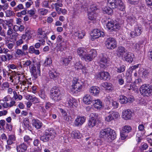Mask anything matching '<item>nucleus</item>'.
Returning <instances> with one entry per match:
<instances>
[{
  "mask_svg": "<svg viewBox=\"0 0 152 152\" xmlns=\"http://www.w3.org/2000/svg\"><path fill=\"white\" fill-rule=\"evenodd\" d=\"M96 76L100 80H106L110 78V74L106 72H100L97 74Z\"/></svg>",
  "mask_w": 152,
  "mask_h": 152,
  "instance_id": "nucleus-18",
  "label": "nucleus"
},
{
  "mask_svg": "<svg viewBox=\"0 0 152 152\" xmlns=\"http://www.w3.org/2000/svg\"><path fill=\"white\" fill-rule=\"evenodd\" d=\"M126 52V49L124 47H119L117 49V54L119 57H122Z\"/></svg>",
  "mask_w": 152,
  "mask_h": 152,
  "instance_id": "nucleus-29",
  "label": "nucleus"
},
{
  "mask_svg": "<svg viewBox=\"0 0 152 152\" xmlns=\"http://www.w3.org/2000/svg\"><path fill=\"white\" fill-rule=\"evenodd\" d=\"M149 73L150 71L148 70L143 69L142 71V76L146 77L149 75Z\"/></svg>",
  "mask_w": 152,
  "mask_h": 152,
  "instance_id": "nucleus-55",
  "label": "nucleus"
},
{
  "mask_svg": "<svg viewBox=\"0 0 152 152\" xmlns=\"http://www.w3.org/2000/svg\"><path fill=\"white\" fill-rule=\"evenodd\" d=\"M13 94H14L13 97L15 100L18 99L19 100H20L22 99L23 98L22 96L20 95H18L15 91L13 92Z\"/></svg>",
  "mask_w": 152,
  "mask_h": 152,
  "instance_id": "nucleus-50",
  "label": "nucleus"
},
{
  "mask_svg": "<svg viewBox=\"0 0 152 152\" xmlns=\"http://www.w3.org/2000/svg\"><path fill=\"white\" fill-rule=\"evenodd\" d=\"M63 6V5L62 3H55L54 7L56 12L58 14H60L61 13L63 15L66 14L67 11L65 9H62L61 8Z\"/></svg>",
  "mask_w": 152,
  "mask_h": 152,
  "instance_id": "nucleus-12",
  "label": "nucleus"
},
{
  "mask_svg": "<svg viewBox=\"0 0 152 152\" xmlns=\"http://www.w3.org/2000/svg\"><path fill=\"white\" fill-rule=\"evenodd\" d=\"M89 91L92 95L97 96L99 93L100 89L97 87L92 86L90 88Z\"/></svg>",
  "mask_w": 152,
  "mask_h": 152,
  "instance_id": "nucleus-22",
  "label": "nucleus"
},
{
  "mask_svg": "<svg viewBox=\"0 0 152 152\" xmlns=\"http://www.w3.org/2000/svg\"><path fill=\"white\" fill-rule=\"evenodd\" d=\"M96 15V14L95 12L88 13V18L91 20H95Z\"/></svg>",
  "mask_w": 152,
  "mask_h": 152,
  "instance_id": "nucleus-39",
  "label": "nucleus"
},
{
  "mask_svg": "<svg viewBox=\"0 0 152 152\" xmlns=\"http://www.w3.org/2000/svg\"><path fill=\"white\" fill-rule=\"evenodd\" d=\"M77 53L78 55L81 58L83 57L86 53V49L83 47H79L77 50Z\"/></svg>",
  "mask_w": 152,
  "mask_h": 152,
  "instance_id": "nucleus-28",
  "label": "nucleus"
},
{
  "mask_svg": "<svg viewBox=\"0 0 152 152\" xmlns=\"http://www.w3.org/2000/svg\"><path fill=\"white\" fill-rule=\"evenodd\" d=\"M49 136H51L50 134H44L43 135L41 136L40 138V140L44 142H46L48 140Z\"/></svg>",
  "mask_w": 152,
  "mask_h": 152,
  "instance_id": "nucleus-40",
  "label": "nucleus"
},
{
  "mask_svg": "<svg viewBox=\"0 0 152 152\" xmlns=\"http://www.w3.org/2000/svg\"><path fill=\"white\" fill-rule=\"evenodd\" d=\"M107 4L113 9L117 8L123 11L125 9L124 6L121 0H107Z\"/></svg>",
  "mask_w": 152,
  "mask_h": 152,
  "instance_id": "nucleus-2",
  "label": "nucleus"
},
{
  "mask_svg": "<svg viewBox=\"0 0 152 152\" xmlns=\"http://www.w3.org/2000/svg\"><path fill=\"white\" fill-rule=\"evenodd\" d=\"M142 31V28L139 26L135 27L134 31H131L130 33V35L131 37L134 38L136 36L140 35Z\"/></svg>",
  "mask_w": 152,
  "mask_h": 152,
  "instance_id": "nucleus-10",
  "label": "nucleus"
},
{
  "mask_svg": "<svg viewBox=\"0 0 152 152\" xmlns=\"http://www.w3.org/2000/svg\"><path fill=\"white\" fill-rule=\"evenodd\" d=\"M100 58L99 64L101 68H105L109 65L108 60L103 54L100 55Z\"/></svg>",
  "mask_w": 152,
  "mask_h": 152,
  "instance_id": "nucleus-9",
  "label": "nucleus"
},
{
  "mask_svg": "<svg viewBox=\"0 0 152 152\" xmlns=\"http://www.w3.org/2000/svg\"><path fill=\"white\" fill-rule=\"evenodd\" d=\"M106 26L107 28L111 30L116 29H119L120 27L119 24L115 23L114 21H112L108 22Z\"/></svg>",
  "mask_w": 152,
  "mask_h": 152,
  "instance_id": "nucleus-19",
  "label": "nucleus"
},
{
  "mask_svg": "<svg viewBox=\"0 0 152 152\" xmlns=\"http://www.w3.org/2000/svg\"><path fill=\"white\" fill-rule=\"evenodd\" d=\"M6 16L9 17L12 15L13 12L10 10H7L5 12Z\"/></svg>",
  "mask_w": 152,
  "mask_h": 152,
  "instance_id": "nucleus-59",
  "label": "nucleus"
},
{
  "mask_svg": "<svg viewBox=\"0 0 152 152\" xmlns=\"http://www.w3.org/2000/svg\"><path fill=\"white\" fill-rule=\"evenodd\" d=\"M48 74L50 78L53 80L57 79L58 77L59 74L54 70H50Z\"/></svg>",
  "mask_w": 152,
  "mask_h": 152,
  "instance_id": "nucleus-21",
  "label": "nucleus"
},
{
  "mask_svg": "<svg viewBox=\"0 0 152 152\" xmlns=\"http://www.w3.org/2000/svg\"><path fill=\"white\" fill-rule=\"evenodd\" d=\"M48 33L45 31H43L42 28H39L37 31V35L38 38L39 39V41L41 42L42 44L45 42V40L47 39Z\"/></svg>",
  "mask_w": 152,
  "mask_h": 152,
  "instance_id": "nucleus-6",
  "label": "nucleus"
},
{
  "mask_svg": "<svg viewBox=\"0 0 152 152\" xmlns=\"http://www.w3.org/2000/svg\"><path fill=\"white\" fill-rule=\"evenodd\" d=\"M115 133V131L113 129L108 127L103 129H102L100 131V133Z\"/></svg>",
  "mask_w": 152,
  "mask_h": 152,
  "instance_id": "nucleus-38",
  "label": "nucleus"
},
{
  "mask_svg": "<svg viewBox=\"0 0 152 152\" xmlns=\"http://www.w3.org/2000/svg\"><path fill=\"white\" fill-rule=\"evenodd\" d=\"M32 125L37 129H40L42 126V122L37 119H33L32 121Z\"/></svg>",
  "mask_w": 152,
  "mask_h": 152,
  "instance_id": "nucleus-25",
  "label": "nucleus"
},
{
  "mask_svg": "<svg viewBox=\"0 0 152 152\" xmlns=\"http://www.w3.org/2000/svg\"><path fill=\"white\" fill-rule=\"evenodd\" d=\"M105 44L106 47L109 49H113L116 47V42L114 38L110 37L107 39Z\"/></svg>",
  "mask_w": 152,
  "mask_h": 152,
  "instance_id": "nucleus-7",
  "label": "nucleus"
},
{
  "mask_svg": "<svg viewBox=\"0 0 152 152\" xmlns=\"http://www.w3.org/2000/svg\"><path fill=\"white\" fill-rule=\"evenodd\" d=\"M127 98L123 95H121L119 97V101L122 104H125L127 102Z\"/></svg>",
  "mask_w": 152,
  "mask_h": 152,
  "instance_id": "nucleus-37",
  "label": "nucleus"
},
{
  "mask_svg": "<svg viewBox=\"0 0 152 152\" xmlns=\"http://www.w3.org/2000/svg\"><path fill=\"white\" fill-rule=\"evenodd\" d=\"M72 59V57L70 56H68V58H64L62 59L63 64L65 66L68 65Z\"/></svg>",
  "mask_w": 152,
  "mask_h": 152,
  "instance_id": "nucleus-33",
  "label": "nucleus"
},
{
  "mask_svg": "<svg viewBox=\"0 0 152 152\" xmlns=\"http://www.w3.org/2000/svg\"><path fill=\"white\" fill-rule=\"evenodd\" d=\"M91 118L88 121V126L92 128L95 126L97 122V116L96 114L92 113L91 115Z\"/></svg>",
  "mask_w": 152,
  "mask_h": 152,
  "instance_id": "nucleus-15",
  "label": "nucleus"
},
{
  "mask_svg": "<svg viewBox=\"0 0 152 152\" xmlns=\"http://www.w3.org/2000/svg\"><path fill=\"white\" fill-rule=\"evenodd\" d=\"M30 69L31 74L35 78H37L38 75H40V71L39 68L38 67L37 69L34 65H31V66L30 67Z\"/></svg>",
  "mask_w": 152,
  "mask_h": 152,
  "instance_id": "nucleus-14",
  "label": "nucleus"
},
{
  "mask_svg": "<svg viewBox=\"0 0 152 152\" xmlns=\"http://www.w3.org/2000/svg\"><path fill=\"white\" fill-rule=\"evenodd\" d=\"M133 55L131 53H127L124 55V58L126 61L130 63H132L133 61Z\"/></svg>",
  "mask_w": 152,
  "mask_h": 152,
  "instance_id": "nucleus-27",
  "label": "nucleus"
},
{
  "mask_svg": "<svg viewBox=\"0 0 152 152\" xmlns=\"http://www.w3.org/2000/svg\"><path fill=\"white\" fill-rule=\"evenodd\" d=\"M6 54V56L7 58L8 61L11 60L13 57V55L12 54H10L9 53H7Z\"/></svg>",
  "mask_w": 152,
  "mask_h": 152,
  "instance_id": "nucleus-63",
  "label": "nucleus"
},
{
  "mask_svg": "<svg viewBox=\"0 0 152 152\" xmlns=\"http://www.w3.org/2000/svg\"><path fill=\"white\" fill-rule=\"evenodd\" d=\"M1 90L3 91L5 90L7 88L9 87L10 85L7 82H4L1 84Z\"/></svg>",
  "mask_w": 152,
  "mask_h": 152,
  "instance_id": "nucleus-44",
  "label": "nucleus"
},
{
  "mask_svg": "<svg viewBox=\"0 0 152 152\" xmlns=\"http://www.w3.org/2000/svg\"><path fill=\"white\" fill-rule=\"evenodd\" d=\"M109 113L113 120L117 118L120 116L119 113L117 112L111 111L109 112Z\"/></svg>",
  "mask_w": 152,
  "mask_h": 152,
  "instance_id": "nucleus-34",
  "label": "nucleus"
},
{
  "mask_svg": "<svg viewBox=\"0 0 152 152\" xmlns=\"http://www.w3.org/2000/svg\"><path fill=\"white\" fill-rule=\"evenodd\" d=\"M39 108L40 110H41V113L44 117H45L47 115V113L46 110L43 107L40 106Z\"/></svg>",
  "mask_w": 152,
  "mask_h": 152,
  "instance_id": "nucleus-53",
  "label": "nucleus"
},
{
  "mask_svg": "<svg viewBox=\"0 0 152 152\" xmlns=\"http://www.w3.org/2000/svg\"><path fill=\"white\" fill-rule=\"evenodd\" d=\"M128 22H130L132 24L134 23L136 21L135 17L132 16H128Z\"/></svg>",
  "mask_w": 152,
  "mask_h": 152,
  "instance_id": "nucleus-52",
  "label": "nucleus"
},
{
  "mask_svg": "<svg viewBox=\"0 0 152 152\" xmlns=\"http://www.w3.org/2000/svg\"><path fill=\"white\" fill-rule=\"evenodd\" d=\"M28 52L30 53H34L37 55H38L40 53L39 50L35 49L34 47L33 46H31L29 47Z\"/></svg>",
  "mask_w": 152,
  "mask_h": 152,
  "instance_id": "nucleus-31",
  "label": "nucleus"
},
{
  "mask_svg": "<svg viewBox=\"0 0 152 152\" xmlns=\"http://www.w3.org/2000/svg\"><path fill=\"white\" fill-rule=\"evenodd\" d=\"M86 118L85 117L78 116L74 121V124L76 126H82L85 122Z\"/></svg>",
  "mask_w": 152,
  "mask_h": 152,
  "instance_id": "nucleus-17",
  "label": "nucleus"
},
{
  "mask_svg": "<svg viewBox=\"0 0 152 152\" xmlns=\"http://www.w3.org/2000/svg\"><path fill=\"white\" fill-rule=\"evenodd\" d=\"M25 33L27 34V41L33 39L36 36V33L34 30L26 28L25 30Z\"/></svg>",
  "mask_w": 152,
  "mask_h": 152,
  "instance_id": "nucleus-13",
  "label": "nucleus"
},
{
  "mask_svg": "<svg viewBox=\"0 0 152 152\" xmlns=\"http://www.w3.org/2000/svg\"><path fill=\"white\" fill-rule=\"evenodd\" d=\"M101 86L102 87L105 88L106 90L109 91H111L113 89L111 84L110 83H102Z\"/></svg>",
  "mask_w": 152,
  "mask_h": 152,
  "instance_id": "nucleus-30",
  "label": "nucleus"
},
{
  "mask_svg": "<svg viewBox=\"0 0 152 152\" xmlns=\"http://www.w3.org/2000/svg\"><path fill=\"white\" fill-rule=\"evenodd\" d=\"M118 83L119 84L121 85L124 83V81L122 77H121V75H119L118 77Z\"/></svg>",
  "mask_w": 152,
  "mask_h": 152,
  "instance_id": "nucleus-58",
  "label": "nucleus"
},
{
  "mask_svg": "<svg viewBox=\"0 0 152 152\" xmlns=\"http://www.w3.org/2000/svg\"><path fill=\"white\" fill-rule=\"evenodd\" d=\"M17 149L18 152H25L27 149V146L25 144L22 143L17 146Z\"/></svg>",
  "mask_w": 152,
  "mask_h": 152,
  "instance_id": "nucleus-26",
  "label": "nucleus"
},
{
  "mask_svg": "<svg viewBox=\"0 0 152 152\" xmlns=\"http://www.w3.org/2000/svg\"><path fill=\"white\" fill-rule=\"evenodd\" d=\"M83 82L78 79L74 77L72 81L71 91L74 94L77 93L80 91L83 88Z\"/></svg>",
  "mask_w": 152,
  "mask_h": 152,
  "instance_id": "nucleus-1",
  "label": "nucleus"
},
{
  "mask_svg": "<svg viewBox=\"0 0 152 152\" xmlns=\"http://www.w3.org/2000/svg\"><path fill=\"white\" fill-rule=\"evenodd\" d=\"M24 63L23 64V65L25 66H27L31 65V61L29 60H27L25 62L23 61Z\"/></svg>",
  "mask_w": 152,
  "mask_h": 152,
  "instance_id": "nucleus-60",
  "label": "nucleus"
},
{
  "mask_svg": "<svg viewBox=\"0 0 152 152\" xmlns=\"http://www.w3.org/2000/svg\"><path fill=\"white\" fill-rule=\"evenodd\" d=\"M96 10V8L95 6L92 5L90 6L89 9L88 10V13L95 12V11Z\"/></svg>",
  "mask_w": 152,
  "mask_h": 152,
  "instance_id": "nucleus-47",
  "label": "nucleus"
},
{
  "mask_svg": "<svg viewBox=\"0 0 152 152\" xmlns=\"http://www.w3.org/2000/svg\"><path fill=\"white\" fill-rule=\"evenodd\" d=\"M125 69V67L124 65H122L121 66L118 67L117 68V72L118 73H121L124 72Z\"/></svg>",
  "mask_w": 152,
  "mask_h": 152,
  "instance_id": "nucleus-57",
  "label": "nucleus"
},
{
  "mask_svg": "<svg viewBox=\"0 0 152 152\" xmlns=\"http://www.w3.org/2000/svg\"><path fill=\"white\" fill-rule=\"evenodd\" d=\"M84 66L81 64L80 61H79L76 63L75 65V68L77 70L78 69H82Z\"/></svg>",
  "mask_w": 152,
  "mask_h": 152,
  "instance_id": "nucleus-45",
  "label": "nucleus"
},
{
  "mask_svg": "<svg viewBox=\"0 0 152 152\" xmlns=\"http://www.w3.org/2000/svg\"><path fill=\"white\" fill-rule=\"evenodd\" d=\"M140 92L143 96H150L152 95V86L149 85H143L140 88Z\"/></svg>",
  "mask_w": 152,
  "mask_h": 152,
  "instance_id": "nucleus-4",
  "label": "nucleus"
},
{
  "mask_svg": "<svg viewBox=\"0 0 152 152\" xmlns=\"http://www.w3.org/2000/svg\"><path fill=\"white\" fill-rule=\"evenodd\" d=\"M39 95L41 98L43 99H45L46 97L45 91L43 90H41L40 91Z\"/></svg>",
  "mask_w": 152,
  "mask_h": 152,
  "instance_id": "nucleus-54",
  "label": "nucleus"
},
{
  "mask_svg": "<svg viewBox=\"0 0 152 152\" xmlns=\"http://www.w3.org/2000/svg\"><path fill=\"white\" fill-rule=\"evenodd\" d=\"M111 7H105L103 9V12H105L106 13L108 14H110L113 12V10Z\"/></svg>",
  "mask_w": 152,
  "mask_h": 152,
  "instance_id": "nucleus-43",
  "label": "nucleus"
},
{
  "mask_svg": "<svg viewBox=\"0 0 152 152\" xmlns=\"http://www.w3.org/2000/svg\"><path fill=\"white\" fill-rule=\"evenodd\" d=\"M138 67V65H135L134 66H132L131 67L129 68V72L130 73H132V71L134 70H135Z\"/></svg>",
  "mask_w": 152,
  "mask_h": 152,
  "instance_id": "nucleus-61",
  "label": "nucleus"
},
{
  "mask_svg": "<svg viewBox=\"0 0 152 152\" xmlns=\"http://www.w3.org/2000/svg\"><path fill=\"white\" fill-rule=\"evenodd\" d=\"M132 130V127L128 125L124 126L122 129V133H129L131 132Z\"/></svg>",
  "mask_w": 152,
  "mask_h": 152,
  "instance_id": "nucleus-36",
  "label": "nucleus"
},
{
  "mask_svg": "<svg viewBox=\"0 0 152 152\" xmlns=\"http://www.w3.org/2000/svg\"><path fill=\"white\" fill-rule=\"evenodd\" d=\"M92 103L95 109L100 110L102 107V102L99 99L92 100Z\"/></svg>",
  "mask_w": 152,
  "mask_h": 152,
  "instance_id": "nucleus-20",
  "label": "nucleus"
},
{
  "mask_svg": "<svg viewBox=\"0 0 152 152\" xmlns=\"http://www.w3.org/2000/svg\"><path fill=\"white\" fill-rule=\"evenodd\" d=\"M50 97L55 102L58 101L61 99V95L58 88L54 87L51 89Z\"/></svg>",
  "mask_w": 152,
  "mask_h": 152,
  "instance_id": "nucleus-3",
  "label": "nucleus"
},
{
  "mask_svg": "<svg viewBox=\"0 0 152 152\" xmlns=\"http://www.w3.org/2000/svg\"><path fill=\"white\" fill-rule=\"evenodd\" d=\"M104 35V34L103 32L98 29H94L91 34V39L93 40L100 37H103Z\"/></svg>",
  "mask_w": 152,
  "mask_h": 152,
  "instance_id": "nucleus-8",
  "label": "nucleus"
},
{
  "mask_svg": "<svg viewBox=\"0 0 152 152\" xmlns=\"http://www.w3.org/2000/svg\"><path fill=\"white\" fill-rule=\"evenodd\" d=\"M13 20L12 19L4 20V24L7 25L8 28L13 27Z\"/></svg>",
  "mask_w": 152,
  "mask_h": 152,
  "instance_id": "nucleus-35",
  "label": "nucleus"
},
{
  "mask_svg": "<svg viewBox=\"0 0 152 152\" xmlns=\"http://www.w3.org/2000/svg\"><path fill=\"white\" fill-rule=\"evenodd\" d=\"M133 115V113L130 110H125L122 112V117L125 120H129L131 119Z\"/></svg>",
  "mask_w": 152,
  "mask_h": 152,
  "instance_id": "nucleus-16",
  "label": "nucleus"
},
{
  "mask_svg": "<svg viewBox=\"0 0 152 152\" xmlns=\"http://www.w3.org/2000/svg\"><path fill=\"white\" fill-rule=\"evenodd\" d=\"M52 60L50 58H48L45 60L44 64L45 66L50 65L52 63Z\"/></svg>",
  "mask_w": 152,
  "mask_h": 152,
  "instance_id": "nucleus-51",
  "label": "nucleus"
},
{
  "mask_svg": "<svg viewBox=\"0 0 152 152\" xmlns=\"http://www.w3.org/2000/svg\"><path fill=\"white\" fill-rule=\"evenodd\" d=\"M24 7L23 5L21 4H19L16 7L13 8V10L15 12L19 11L20 10L23 9Z\"/></svg>",
  "mask_w": 152,
  "mask_h": 152,
  "instance_id": "nucleus-46",
  "label": "nucleus"
},
{
  "mask_svg": "<svg viewBox=\"0 0 152 152\" xmlns=\"http://www.w3.org/2000/svg\"><path fill=\"white\" fill-rule=\"evenodd\" d=\"M48 10L45 8H41L39 9L38 10V12L39 14L41 15H44L47 14Z\"/></svg>",
  "mask_w": 152,
  "mask_h": 152,
  "instance_id": "nucleus-41",
  "label": "nucleus"
},
{
  "mask_svg": "<svg viewBox=\"0 0 152 152\" xmlns=\"http://www.w3.org/2000/svg\"><path fill=\"white\" fill-rule=\"evenodd\" d=\"M16 53L17 55L22 56L26 55L25 51L20 49H17L16 50Z\"/></svg>",
  "mask_w": 152,
  "mask_h": 152,
  "instance_id": "nucleus-48",
  "label": "nucleus"
},
{
  "mask_svg": "<svg viewBox=\"0 0 152 152\" xmlns=\"http://www.w3.org/2000/svg\"><path fill=\"white\" fill-rule=\"evenodd\" d=\"M31 101L34 103H38L39 102L38 99L37 98L34 96H33Z\"/></svg>",
  "mask_w": 152,
  "mask_h": 152,
  "instance_id": "nucleus-64",
  "label": "nucleus"
},
{
  "mask_svg": "<svg viewBox=\"0 0 152 152\" xmlns=\"http://www.w3.org/2000/svg\"><path fill=\"white\" fill-rule=\"evenodd\" d=\"M74 35L79 39H82L85 35V32L83 31H78L75 32Z\"/></svg>",
  "mask_w": 152,
  "mask_h": 152,
  "instance_id": "nucleus-32",
  "label": "nucleus"
},
{
  "mask_svg": "<svg viewBox=\"0 0 152 152\" xmlns=\"http://www.w3.org/2000/svg\"><path fill=\"white\" fill-rule=\"evenodd\" d=\"M13 27L8 28V30L7 31V34L8 36H10L12 35L13 38H15L18 35V34L13 31Z\"/></svg>",
  "mask_w": 152,
  "mask_h": 152,
  "instance_id": "nucleus-24",
  "label": "nucleus"
},
{
  "mask_svg": "<svg viewBox=\"0 0 152 152\" xmlns=\"http://www.w3.org/2000/svg\"><path fill=\"white\" fill-rule=\"evenodd\" d=\"M65 103L66 106L70 108L73 107V106L76 107L77 105L76 100L71 96H69L66 99Z\"/></svg>",
  "mask_w": 152,
  "mask_h": 152,
  "instance_id": "nucleus-11",
  "label": "nucleus"
},
{
  "mask_svg": "<svg viewBox=\"0 0 152 152\" xmlns=\"http://www.w3.org/2000/svg\"><path fill=\"white\" fill-rule=\"evenodd\" d=\"M92 101L91 96L89 94H86L83 98V102L87 104H91L92 102Z\"/></svg>",
  "mask_w": 152,
  "mask_h": 152,
  "instance_id": "nucleus-23",
  "label": "nucleus"
},
{
  "mask_svg": "<svg viewBox=\"0 0 152 152\" xmlns=\"http://www.w3.org/2000/svg\"><path fill=\"white\" fill-rule=\"evenodd\" d=\"M53 104L50 102H47L45 104V107L47 110H49L52 106Z\"/></svg>",
  "mask_w": 152,
  "mask_h": 152,
  "instance_id": "nucleus-62",
  "label": "nucleus"
},
{
  "mask_svg": "<svg viewBox=\"0 0 152 152\" xmlns=\"http://www.w3.org/2000/svg\"><path fill=\"white\" fill-rule=\"evenodd\" d=\"M96 56V52L94 49H91L89 53L86 54L81 58L86 61H90L93 60Z\"/></svg>",
  "mask_w": 152,
  "mask_h": 152,
  "instance_id": "nucleus-5",
  "label": "nucleus"
},
{
  "mask_svg": "<svg viewBox=\"0 0 152 152\" xmlns=\"http://www.w3.org/2000/svg\"><path fill=\"white\" fill-rule=\"evenodd\" d=\"M105 121L107 122H109L113 121V120L110 114L109 113L108 115L105 117Z\"/></svg>",
  "mask_w": 152,
  "mask_h": 152,
  "instance_id": "nucleus-56",
  "label": "nucleus"
},
{
  "mask_svg": "<svg viewBox=\"0 0 152 152\" xmlns=\"http://www.w3.org/2000/svg\"><path fill=\"white\" fill-rule=\"evenodd\" d=\"M50 2L48 0H44L42 3V6L43 7L50 8L49 4Z\"/></svg>",
  "mask_w": 152,
  "mask_h": 152,
  "instance_id": "nucleus-42",
  "label": "nucleus"
},
{
  "mask_svg": "<svg viewBox=\"0 0 152 152\" xmlns=\"http://www.w3.org/2000/svg\"><path fill=\"white\" fill-rule=\"evenodd\" d=\"M71 136L75 139H79L81 138V134H71Z\"/></svg>",
  "mask_w": 152,
  "mask_h": 152,
  "instance_id": "nucleus-49",
  "label": "nucleus"
}]
</instances>
